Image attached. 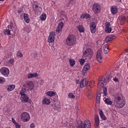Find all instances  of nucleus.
<instances>
[{
    "label": "nucleus",
    "instance_id": "54",
    "mask_svg": "<svg viewBox=\"0 0 128 128\" xmlns=\"http://www.w3.org/2000/svg\"><path fill=\"white\" fill-rule=\"evenodd\" d=\"M4 80H0V84H4Z\"/></svg>",
    "mask_w": 128,
    "mask_h": 128
},
{
    "label": "nucleus",
    "instance_id": "51",
    "mask_svg": "<svg viewBox=\"0 0 128 128\" xmlns=\"http://www.w3.org/2000/svg\"><path fill=\"white\" fill-rule=\"evenodd\" d=\"M22 10H18V14L22 13Z\"/></svg>",
    "mask_w": 128,
    "mask_h": 128
},
{
    "label": "nucleus",
    "instance_id": "25",
    "mask_svg": "<svg viewBox=\"0 0 128 128\" xmlns=\"http://www.w3.org/2000/svg\"><path fill=\"white\" fill-rule=\"evenodd\" d=\"M104 82H104V80L98 81V88H104Z\"/></svg>",
    "mask_w": 128,
    "mask_h": 128
},
{
    "label": "nucleus",
    "instance_id": "28",
    "mask_svg": "<svg viewBox=\"0 0 128 128\" xmlns=\"http://www.w3.org/2000/svg\"><path fill=\"white\" fill-rule=\"evenodd\" d=\"M14 88H16V86L14 84H10L7 88L8 92H12Z\"/></svg>",
    "mask_w": 128,
    "mask_h": 128
},
{
    "label": "nucleus",
    "instance_id": "49",
    "mask_svg": "<svg viewBox=\"0 0 128 128\" xmlns=\"http://www.w3.org/2000/svg\"><path fill=\"white\" fill-rule=\"evenodd\" d=\"M12 123L14 124H18V122H16V120H14V118H12Z\"/></svg>",
    "mask_w": 128,
    "mask_h": 128
},
{
    "label": "nucleus",
    "instance_id": "4",
    "mask_svg": "<svg viewBox=\"0 0 128 128\" xmlns=\"http://www.w3.org/2000/svg\"><path fill=\"white\" fill-rule=\"evenodd\" d=\"M92 126L90 125V120H85L83 123L82 120H79L77 121L76 128H90Z\"/></svg>",
    "mask_w": 128,
    "mask_h": 128
},
{
    "label": "nucleus",
    "instance_id": "58",
    "mask_svg": "<svg viewBox=\"0 0 128 128\" xmlns=\"http://www.w3.org/2000/svg\"><path fill=\"white\" fill-rule=\"evenodd\" d=\"M14 0V2H16V0Z\"/></svg>",
    "mask_w": 128,
    "mask_h": 128
},
{
    "label": "nucleus",
    "instance_id": "30",
    "mask_svg": "<svg viewBox=\"0 0 128 128\" xmlns=\"http://www.w3.org/2000/svg\"><path fill=\"white\" fill-rule=\"evenodd\" d=\"M80 18H90V15L88 13L83 14L81 15Z\"/></svg>",
    "mask_w": 128,
    "mask_h": 128
},
{
    "label": "nucleus",
    "instance_id": "20",
    "mask_svg": "<svg viewBox=\"0 0 128 128\" xmlns=\"http://www.w3.org/2000/svg\"><path fill=\"white\" fill-rule=\"evenodd\" d=\"M38 74L36 72L28 74V78H38Z\"/></svg>",
    "mask_w": 128,
    "mask_h": 128
},
{
    "label": "nucleus",
    "instance_id": "12",
    "mask_svg": "<svg viewBox=\"0 0 128 128\" xmlns=\"http://www.w3.org/2000/svg\"><path fill=\"white\" fill-rule=\"evenodd\" d=\"M54 36H56V33L54 32H50L48 38V42L49 44H52L54 42Z\"/></svg>",
    "mask_w": 128,
    "mask_h": 128
},
{
    "label": "nucleus",
    "instance_id": "56",
    "mask_svg": "<svg viewBox=\"0 0 128 128\" xmlns=\"http://www.w3.org/2000/svg\"><path fill=\"white\" fill-rule=\"evenodd\" d=\"M2 96H0V102H2Z\"/></svg>",
    "mask_w": 128,
    "mask_h": 128
},
{
    "label": "nucleus",
    "instance_id": "31",
    "mask_svg": "<svg viewBox=\"0 0 128 128\" xmlns=\"http://www.w3.org/2000/svg\"><path fill=\"white\" fill-rule=\"evenodd\" d=\"M10 30H12L9 28L8 29L6 28L4 30V34H6V36H10V34H10Z\"/></svg>",
    "mask_w": 128,
    "mask_h": 128
},
{
    "label": "nucleus",
    "instance_id": "29",
    "mask_svg": "<svg viewBox=\"0 0 128 128\" xmlns=\"http://www.w3.org/2000/svg\"><path fill=\"white\" fill-rule=\"evenodd\" d=\"M90 65L88 64H87L84 66L83 70H84V72H88V70H90Z\"/></svg>",
    "mask_w": 128,
    "mask_h": 128
},
{
    "label": "nucleus",
    "instance_id": "46",
    "mask_svg": "<svg viewBox=\"0 0 128 128\" xmlns=\"http://www.w3.org/2000/svg\"><path fill=\"white\" fill-rule=\"evenodd\" d=\"M116 4H122V0H114Z\"/></svg>",
    "mask_w": 128,
    "mask_h": 128
},
{
    "label": "nucleus",
    "instance_id": "21",
    "mask_svg": "<svg viewBox=\"0 0 128 128\" xmlns=\"http://www.w3.org/2000/svg\"><path fill=\"white\" fill-rule=\"evenodd\" d=\"M114 38H116V36H108L105 39V41L106 42H112V40H114Z\"/></svg>",
    "mask_w": 128,
    "mask_h": 128
},
{
    "label": "nucleus",
    "instance_id": "5",
    "mask_svg": "<svg viewBox=\"0 0 128 128\" xmlns=\"http://www.w3.org/2000/svg\"><path fill=\"white\" fill-rule=\"evenodd\" d=\"M33 12L36 14H40L42 10V8L40 6V4L38 2H34L32 4Z\"/></svg>",
    "mask_w": 128,
    "mask_h": 128
},
{
    "label": "nucleus",
    "instance_id": "44",
    "mask_svg": "<svg viewBox=\"0 0 128 128\" xmlns=\"http://www.w3.org/2000/svg\"><path fill=\"white\" fill-rule=\"evenodd\" d=\"M66 2L67 3V6H68L70 4H72V0H66Z\"/></svg>",
    "mask_w": 128,
    "mask_h": 128
},
{
    "label": "nucleus",
    "instance_id": "7",
    "mask_svg": "<svg viewBox=\"0 0 128 128\" xmlns=\"http://www.w3.org/2000/svg\"><path fill=\"white\" fill-rule=\"evenodd\" d=\"M24 90H20L19 94L20 96V100L22 102H28V96L25 94Z\"/></svg>",
    "mask_w": 128,
    "mask_h": 128
},
{
    "label": "nucleus",
    "instance_id": "41",
    "mask_svg": "<svg viewBox=\"0 0 128 128\" xmlns=\"http://www.w3.org/2000/svg\"><path fill=\"white\" fill-rule=\"evenodd\" d=\"M68 98H76V96H74V94L70 92V93H69L68 94Z\"/></svg>",
    "mask_w": 128,
    "mask_h": 128
},
{
    "label": "nucleus",
    "instance_id": "35",
    "mask_svg": "<svg viewBox=\"0 0 128 128\" xmlns=\"http://www.w3.org/2000/svg\"><path fill=\"white\" fill-rule=\"evenodd\" d=\"M69 62L70 66H74L76 64V61L74 59H70Z\"/></svg>",
    "mask_w": 128,
    "mask_h": 128
},
{
    "label": "nucleus",
    "instance_id": "23",
    "mask_svg": "<svg viewBox=\"0 0 128 128\" xmlns=\"http://www.w3.org/2000/svg\"><path fill=\"white\" fill-rule=\"evenodd\" d=\"M42 104H50V100L48 98H44L42 101Z\"/></svg>",
    "mask_w": 128,
    "mask_h": 128
},
{
    "label": "nucleus",
    "instance_id": "16",
    "mask_svg": "<svg viewBox=\"0 0 128 128\" xmlns=\"http://www.w3.org/2000/svg\"><path fill=\"white\" fill-rule=\"evenodd\" d=\"M76 84H79L81 88H84L88 84V81L86 80H80L77 81Z\"/></svg>",
    "mask_w": 128,
    "mask_h": 128
},
{
    "label": "nucleus",
    "instance_id": "14",
    "mask_svg": "<svg viewBox=\"0 0 128 128\" xmlns=\"http://www.w3.org/2000/svg\"><path fill=\"white\" fill-rule=\"evenodd\" d=\"M64 22H59L58 26L56 29V32L60 33L62 31V28H64Z\"/></svg>",
    "mask_w": 128,
    "mask_h": 128
},
{
    "label": "nucleus",
    "instance_id": "42",
    "mask_svg": "<svg viewBox=\"0 0 128 128\" xmlns=\"http://www.w3.org/2000/svg\"><path fill=\"white\" fill-rule=\"evenodd\" d=\"M8 62L10 64H12V66H14V58H10Z\"/></svg>",
    "mask_w": 128,
    "mask_h": 128
},
{
    "label": "nucleus",
    "instance_id": "33",
    "mask_svg": "<svg viewBox=\"0 0 128 128\" xmlns=\"http://www.w3.org/2000/svg\"><path fill=\"white\" fill-rule=\"evenodd\" d=\"M40 20H46V14L42 13L40 16Z\"/></svg>",
    "mask_w": 128,
    "mask_h": 128
},
{
    "label": "nucleus",
    "instance_id": "6",
    "mask_svg": "<svg viewBox=\"0 0 128 128\" xmlns=\"http://www.w3.org/2000/svg\"><path fill=\"white\" fill-rule=\"evenodd\" d=\"M25 90H32L34 88V84L31 81H28L24 84Z\"/></svg>",
    "mask_w": 128,
    "mask_h": 128
},
{
    "label": "nucleus",
    "instance_id": "17",
    "mask_svg": "<svg viewBox=\"0 0 128 128\" xmlns=\"http://www.w3.org/2000/svg\"><path fill=\"white\" fill-rule=\"evenodd\" d=\"M118 8L116 6H112L110 7V12L112 14H116L118 13Z\"/></svg>",
    "mask_w": 128,
    "mask_h": 128
},
{
    "label": "nucleus",
    "instance_id": "24",
    "mask_svg": "<svg viewBox=\"0 0 128 128\" xmlns=\"http://www.w3.org/2000/svg\"><path fill=\"white\" fill-rule=\"evenodd\" d=\"M94 120L96 128H98L100 126V118H98V116H95Z\"/></svg>",
    "mask_w": 128,
    "mask_h": 128
},
{
    "label": "nucleus",
    "instance_id": "3",
    "mask_svg": "<svg viewBox=\"0 0 128 128\" xmlns=\"http://www.w3.org/2000/svg\"><path fill=\"white\" fill-rule=\"evenodd\" d=\"M66 44L68 46H72L76 44V37L74 34L69 35L66 38Z\"/></svg>",
    "mask_w": 128,
    "mask_h": 128
},
{
    "label": "nucleus",
    "instance_id": "57",
    "mask_svg": "<svg viewBox=\"0 0 128 128\" xmlns=\"http://www.w3.org/2000/svg\"><path fill=\"white\" fill-rule=\"evenodd\" d=\"M4 0H0V2H4Z\"/></svg>",
    "mask_w": 128,
    "mask_h": 128
},
{
    "label": "nucleus",
    "instance_id": "19",
    "mask_svg": "<svg viewBox=\"0 0 128 128\" xmlns=\"http://www.w3.org/2000/svg\"><path fill=\"white\" fill-rule=\"evenodd\" d=\"M24 18L25 22L26 24H30V17L28 16V14H24Z\"/></svg>",
    "mask_w": 128,
    "mask_h": 128
},
{
    "label": "nucleus",
    "instance_id": "2",
    "mask_svg": "<svg viewBox=\"0 0 128 128\" xmlns=\"http://www.w3.org/2000/svg\"><path fill=\"white\" fill-rule=\"evenodd\" d=\"M92 54H94V51L88 48L83 53L82 58L84 59H80L79 60L80 64L82 66L84 64V60H90L92 58Z\"/></svg>",
    "mask_w": 128,
    "mask_h": 128
},
{
    "label": "nucleus",
    "instance_id": "15",
    "mask_svg": "<svg viewBox=\"0 0 128 128\" xmlns=\"http://www.w3.org/2000/svg\"><path fill=\"white\" fill-rule=\"evenodd\" d=\"M112 77L110 76V75H105L104 76H100L98 80H110Z\"/></svg>",
    "mask_w": 128,
    "mask_h": 128
},
{
    "label": "nucleus",
    "instance_id": "47",
    "mask_svg": "<svg viewBox=\"0 0 128 128\" xmlns=\"http://www.w3.org/2000/svg\"><path fill=\"white\" fill-rule=\"evenodd\" d=\"M15 126L16 128H20V125L18 124V123H16L15 124Z\"/></svg>",
    "mask_w": 128,
    "mask_h": 128
},
{
    "label": "nucleus",
    "instance_id": "59",
    "mask_svg": "<svg viewBox=\"0 0 128 128\" xmlns=\"http://www.w3.org/2000/svg\"><path fill=\"white\" fill-rule=\"evenodd\" d=\"M82 80H84V79Z\"/></svg>",
    "mask_w": 128,
    "mask_h": 128
},
{
    "label": "nucleus",
    "instance_id": "27",
    "mask_svg": "<svg viewBox=\"0 0 128 128\" xmlns=\"http://www.w3.org/2000/svg\"><path fill=\"white\" fill-rule=\"evenodd\" d=\"M104 50V54H107L108 53V50H110L108 49V44H105L103 46Z\"/></svg>",
    "mask_w": 128,
    "mask_h": 128
},
{
    "label": "nucleus",
    "instance_id": "9",
    "mask_svg": "<svg viewBox=\"0 0 128 128\" xmlns=\"http://www.w3.org/2000/svg\"><path fill=\"white\" fill-rule=\"evenodd\" d=\"M20 118L22 122H26L30 120V116L28 112H23L20 115Z\"/></svg>",
    "mask_w": 128,
    "mask_h": 128
},
{
    "label": "nucleus",
    "instance_id": "55",
    "mask_svg": "<svg viewBox=\"0 0 128 128\" xmlns=\"http://www.w3.org/2000/svg\"><path fill=\"white\" fill-rule=\"evenodd\" d=\"M113 80H118V78H113Z\"/></svg>",
    "mask_w": 128,
    "mask_h": 128
},
{
    "label": "nucleus",
    "instance_id": "34",
    "mask_svg": "<svg viewBox=\"0 0 128 128\" xmlns=\"http://www.w3.org/2000/svg\"><path fill=\"white\" fill-rule=\"evenodd\" d=\"M99 114L102 120H106V116H104V112H102V110L100 111Z\"/></svg>",
    "mask_w": 128,
    "mask_h": 128
},
{
    "label": "nucleus",
    "instance_id": "13",
    "mask_svg": "<svg viewBox=\"0 0 128 128\" xmlns=\"http://www.w3.org/2000/svg\"><path fill=\"white\" fill-rule=\"evenodd\" d=\"M96 58L98 62H102V51L98 50L97 52Z\"/></svg>",
    "mask_w": 128,
    "mask_h": 128
},
{
    "label": "nucleus",
    "instance_id": "40",
    "mask_svg": "<svg viewBox=\"0 0 128 128\" xmlns=\"http://www.w3.org/2000/svg\"><path fill=\"white\" fill-rule=\"evenodd\" d=\"M103 92L104 96H106L108 95V89L106 87L103 88Z\"/></svg>",
    "mask_w": 128,
    "mask_h": 128
},
{
    "label": "nucleus",
    "instance_id": "10",
    "mask_svg": "<svg viewBox=\"0 0 128 128\" xmlns=\"http://www.w3.org/2000/svg\"><path fill=\"white\" fill-rule=\"evenodd\" d=\"M0 72L4 76H8V74H10V69L6 67H2L0 69Z\"/></svg>",
    "mask_w": 128,
    "mask_h": 128
},
{
    "label": "nucleus",
    "instance_id": "18",
    "mask_svg": "<svg viewBox=\"0 0 128 128\" xmlns=\"http://www.w3.org/2000/svg\"><path fill=\"white\" fill-rule=\"evenodd\" d=\"M119 20H120V24H126V16H121L119 17Z\"/></svg>",
    "mask_w": 128,
    "mask_h": 128
},
{
    "label": "nucleus",
    "instance_id": "53",
    "mask_svg": "<svg viewBox=\"0 0 128 128\" xmlns=\"http://www.w3.org/2000/svg\"><path fill=\"white\" fill-rule=\"evenodd\" d=\"M126 14H128V9H126L125 12Z\"/></svg>",
    "mask_w": 128,
    "mask_h": 128
},
{
    "label": "nucleus",
    "instance_id": "52",
    "mask_svg": "<svg viewBox=\"0 0 128 128\" xmlns=\"http://www.w3.org/2000/svg\"><path fill=\"white\" fill-rule=\"evenodd\" d=\"M36 56H38V52H35L34 53V57L36 58Z\"/></svg>",
    "mask_w": 128,
    "mask_h": 128
},
{
    "label": "nucleus",
    "instance_id": "32",
    "mask_svg": "<svg viewBox=\"0 0 128 128\" xmlns=\"http://www.w3.org/2000/svg\"><path fill=\"white\" fill-rule=\"evenodd\" d=\"M46 96H54V94H56V92L53 91H48L46 93Z\"/></svg>",
    "mask_w": 128,
    "mask_h": 128
},
{
    "label": "nucleus",
    "instance_id": "48",
    "mask_svg": "<svg viewBox=\"0 0 128 128\" xmlns=\"http://www.w3.org/2000/svg\"><path fill=\"white\" fill-rule=\"evenodd\" d=\"M34 126H35L34 124V123H32V124H30V127L31 128H34Z\"/></svg>",
    "mask_w": 128,
    "mask_h": 128
},
{
    "label": "nucleus",
    "instance_id": "45",
    "mask_svg": "<svg viewBox=\"0 0 128 128\" xmlns=\"http://www.w3.org/2000/svg\"><path fill=\"white\" fill-rule=\"evenodd\" d=\"M110 23L106 22V28H110Z\"/></svg>",
    "mask_w": 128,
    "mask_h": 128
},
{
    "label": "nucleus",
    "instance_id": "39",
    "mask_svg": "<svg viewBox=\"0 0 128 128\" xmlns=\"http://www.w3.org/2000/svg\"><path fill=\"white\" fill-rule=\"evenodd\" d=\"M16 56L18 58H22V56H24L22 53L20 51L17 52Z\"/></svg>",
    "mask_w": 128,
    "mask_h": 128
},
{
    "label": "nucleus",
    "instance_id": "11",
    "mask_svg": "<svg viewBox=\"0 0 128 128\" xmlns=\"http://www.w3.org/2000/svg\"><path fill=\"white\" fill-rule=\"evenodd\" d=\"M90 28L91 34H94L96 32V24L94 22L90 24Z\"/></svg>",
    "mask_w": 128,
    "mask_h": 128
},
{
    "label": "nucleus",
    "instance_id": "1",
    "mask_svg": "<svg viewBox=\"0 0 128 128\" xmlns=\"http://www.w3.org/2000/svg\"><path fill=\"white\" fill-rule=\"evenodd\" d=\"M114 106L116 108H122L126 106V100L122 94H118L114 98Z\"/></svg>",
    "mask_w": 128,
    "mask_h": 128
},
{
    "label": "nucleus",
    "instance_id": "37",
    "mask_svg": "<svg viewBox=\"0 0 128 128\" xmlns=\"http://www.w3.org/2000/svg\"><path fill=\"white\" fill-rule=\"evenodd\" d=\"M8 28L9 30H14V23L12 22H11L10 24L8 26Z\"/></svg>",
    "mask_w": 128,
    "mask_h": 128
},
{
    "label": "nucleus",
    "instance_id": "43",
    "mask_svg": "<svg viewBox=\"0 0 128 128\" xmlns=\"http://www.w3.org/2000/svg\"><path fill=\"white\" fill-rule=\"evenodd\" d=\"M24 30H25V32H26L28 34H30V28H24Z\"/></svg>",
    "mask_w": 128,
    "mask_h": 128
},
{
    "label": "nucleus",
    "instance_id": "36",
    "mask_svg": "<svg viewBox=\"0 0 128 128\" xmlns=\"http://www.w3.org/2000/svg\"><path fill=\"white\" fill-rule=\"evenodd\" d=\"M78 28L80 32H84V28L82 26H78Z\"/></svg>",
    "mask_w": 128,
    "mask_h": 128
},
{
    "label": "nucleus",
    "instance_id": "26",
    "mask_svg": "<svg viewBox=\"0 0 128 128\" xmlns=\"http://www.w3.org/2000/svg\"><path fill=\"white\" fill-rule=\"evenodd\" d=\"M102 94V93H100L98 94H97L96 96V104H100V96Z\"/></svg>",
    "mask_w": 128,
    "mask_h": 128
},
{
    "label": "nucleus",
    "instance_id": "8",
    "mask_svg": "<svg viewBox=\"0 0 128 128\" xmlns=\"http://www.w3.org/2000/svg\"><path fill=\"white\" fill-rule=\"evenodd\" d=\"M100 10H102V6L100 4L94 3L93 4L92 6V10L95 14H98V12H100Z\"/></svg>",
    "mask_w": 128,
    "mask_h": 128
},
{
    "label": "nucleus",
    "instance_id": "38",
    "mask_svg": "<svg viewBox=\"0 0 128 128\" xmlns=\"http://www.w3.org/2000/svg\"><path fill=\"white\" fill-rule=\"evenodd\" d=\"M105 31L106 32H108V34H110V32H112V28L106 27Z\"/></svg>",
    "mask_w": 128,
    "mask_h": 128
},
{
    "label": "nucleus",
    "instance_id": "22",
    "mask_svg": "<svg viewBox=\"0 0 128 128\" xmlns=\"http://www.w3.org/2000/svg\"><path fill=\"white\" fill-rule=\"evenodd\" d=\"M104 100L106 104H108V106H112V102L108 98H104Z\"/></svg>",
    "mask_w": 128,
    "mask_h": 128
},
{
    "label": "nucleus",
    "instance_id": "50",
    "mask_svg": "<svg viewBox=\"0 0 128 128\" xmlns=\"http://www.w3.org/2000/svg\"><path fill=\"white\" fill-rule=\"evenodd\" d=\"M0 80H6V79L4 77L0 76Z\"/></svg>",
    "mask_w": 128,
    "mask_h": 128
}]
</instances>
